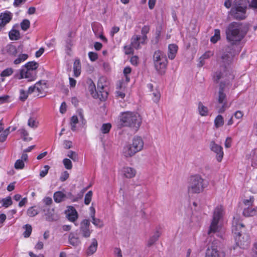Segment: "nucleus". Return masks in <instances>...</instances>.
I'll return each instance as SVG.
<instances>
[{
	"instance_id": "a18cd8bd",
	"label": "nucleus",
	"mask_w": 257,
	"mask_h": 257,
	"mask_svg": "<svg viewBox=\"0 0 257 257\" xmlns=\"http://www.w3.org/2000/svg\"><path fill=\"white\" fill-rule=\"evenodd\" d=\"M92 192L91 191H88L85 196L84 203L86 205H88L92 199Z\"/></svg>"
},
{
	"instance_id": "6e6552de",
	"label": "nucleus",
	"mask_w": 257,
	"mask_h": 257,
	"mask_svg": "<svg viewBox=\"0 0 257 257\" xmlns=\"http://www.w3.org/2000/svg\"><path fill=\"white\" fill-rule=\"evenodd\" d=\"M248 5V0H234L231 12L234 14L241 13L244 14Z\"/></svg>"
},
{
	"instance_id": "f704fd0d",
	"label": "nucleus",
	"mask_w": 257,
	"mask_h": 257,
	"mask_svg": "<svg viewBox=\"0 0 257 257\" xmlns=\"http://www.w3.org/2000/svg\"><path fill=\"white\" fill-rule=\"evenodd\" d=\"M39 213L38 210L35 207H31L27 210V214L30 217H34Z\"/></svg>"
},
{
	"instance_id": "2f4dec72",
	"label": "nucleus",
	"mask_w": 257,
	"mask_h": 257,
	"mask_svg": "<svg viewBox=\"0 0 257 257\" xmlns=\"http://www.w3.org/2000/svg\"><path fill=\"white\" fill-rule=\"evenodd\" d=\"M92 218V223L97 227L101 228L103 226V221L98 219L95 217V216H92L91 217Z\"/></svg>"
},
{
	"instance_id": "f8f14e48",
	"label": "nucleus",
	"mask_w": 257,
	"mask_h": 257,
	"mask_svg": "<svg viewBox=\"0 0 257 257\" xmlns=\"http://www.w3.org/2000/svg\"><path fill=\"white\" fill-rule=\"evenodd\" d=\"M90 221L88 219H84L80 223V231L82 237L85 238H88L92 232V230L90 229Z\"/></svg>"
},
{
	"instance_id": "ea45409f",
	"label": "nucleus",
	"mask_w": 257,
	"mask_h": 257,
	"mask_svg": "<svg viewBox=\"0 0 257 257\" xmlns=\"http://www.w3.org/2000/svg\"><path fill=\"white\" fill-rule=\"evenodd\" d=\"M3 206L5 207H8L12 204V198L10 196H8L2 199Z\"/></svg>"
},
{
	"instance_id": "473e14b6",
	"label": "nucleus",
	"mask_w": 257,
	"mask_h": 257,
	"mask_svg": "<svg viewBox=\"0 0 257 257\" xmlns=\"http://www.w3.org/2000/svg\"><path fill=\"white\" fill-rule=\"evenodd\" d=\"M23 139L26 141H29L31 140V138L28 137L29 134L25 128H21L19 130Z\"/></svg>"
},
{
	"instance_id": "5701e85b",
	"label": "nucleus",
	"mask_w": 257,
	"mask_h": 257,
	"mask_svg": "<svg viewBox=\"0 0 257 257\" xmlns=\"http://www.w3.org/2000/svg\"><path fill=\"white\" fill-rule=\"evenodd\" d=\"M178 46L176 44H170L168 46V58L171 60L174 59L176 56Z\"/></svg>"
},
{
	"instance_id": "bf43d9fd",
	"label": "nucleus",
	"mask_w": 257,
	"mask_h": 257,
	"mask_svg": "<svg viewBox=\"0 0 257 257\" xmlns=\"http://www.w3.org/2000/svg\"><path fill=\"white\" fill-rule=\"evenodd\" d=\"M11 20V17H2L0 22V27H4L7 24L9 23Z\"/></svg>"
},
{
	"instance_id": "4be33fe9",
	"label": "nucleus",
	"mask_w": 257,
	"mask_h": 257,
	"mask_svg": "<svg viewBox=\"0 0 257 257\" xmlns=\"http://www.w3.org/2000/svg\"><path fill=\"white\" fill-rule=\"evenodd\" d=\"M122 153L125 157H130L134 156L137 152L132 145H127L124 147Z\"/></svg>"
},
{
	"instance_id": "423d86ee",
	"label": "nucleus",
	"mask_w": 257,
	"mask_h": 257,
	"mask_svg": "<svg viewBox=\"0 0 257 257\" xmlns=\"http://www.w3.org/2000/svg\"><path fill=\"white\" fill-rule=\"evenodd\" d=\"M38 64L35 62H29L24 66L20 71L19 79L26 78L29 81H34L37 78L36 69Z\"/></svg>"
},
{
	"instance_id": "2eb2a0df",
	"label": "nucleus",
	"mask_w": 257,
	"mask_h": 257,
	"mask_svg": "<svg viewBox=\"0 0 257 257\" xmlns=\"http://www.w3.org/2000/svg\"><path fill=\"white\" fill-rule=\"evenodd\" d=\"M121 174L123 177L127 179H131L136 176L137 171L134 168L126 166L121 169Z\"/></svg>"
},
{
	"instance_id": "6ab92c4d",
	"label": "nucleus",
	"mask_w": 257,
	"mask_h": 257,
	"mask_svg": "<svg viewBox=\"0 0 257 257\" xmlns=\"http://www.w3.org/2000/svg\"><path fill=\"white\" fill-rule=\"evenodd\" d=\"M132 145L137 152L142 150L144 147V141L140 137H135L133 140Z\"/></svg>"
},
{
	"instance_id": "052dcab7",
	"label": "nucleus",
	"mask_w": 257,
	"mask_h": 257,
	"mask_svg": "<svg viewBox=\"0 0 257 257\" xmlns=\"http://www.w3.org/2000/svg\"><path fill=\"white\" fill-rule=\"evenodd\" d=\"M13 73V70L12 68H7L4 70L1 73L2 76H9Z\"/></svg>"
},
{
	"instance_id": "9b49d317",
	"label": "nucleus",
	"mask_w": 257,
	"mask_h": 257,
	"mask_svg": "<svg viewBox=\"0 0 257 257\" xmlns=\"http://www.w3.org/2000/svg\"><path fill=\"white\" fill-rule=\"evenodd\" d=\"M225 252L217 246L211 245L206 249L205 257H225Z\"/></svg>"
},
{
	"instance_id": "603ef678",
	"label": "nucleus",
	"mask_w": 257,
	"mask_h": 257,
	"mask_svg": "<svg viewBox=\"0 0 257 257\" xmlns=\"http://www.w3.org/2000/svg\"><path fill=\"white\" fill-rule=\"evenodd\" d=\"M30 22L27 20H24L21 23V29L24 31H26L30 27Z\"/></svg>"
},
{
	"instance_id": "338daca9",
	"label": "nucleus",
	"mask_w": 257,
	"mask_h": 257,
	"mask_svg": "<svg viewBox=\"0 0 257 257\" xmlns=\"http://www.w3.org/2000/svg\"><path fill=\"white\" fill-rule=\"evenodd\" d=\"M248 7L253 9H256L257 0H251L250 3L249 2V5L248 6Z\"/></svg>"
},
{
	"instance_id": "6e6d98bb",
	"label": "nucleus",
	"mask_w": 257,
	"mask_h": 257,
	"mask_svg": "<svg viewBox=\"0 0 257 257\" xmlns=\"http://www.w3.org/2000/svg\"><path fill=\"white\" fill-rule=\"evenodd\" d=\"M254 198L252 196H250L248 199H245L243 200L244 204L248 207L252 206Z\"/></svg>"
},
{
	"instance_id": "774afa93",
	"label": "nucleus",
	"mask_w": 257,
	"mask_h": 257,
	"mask_svg": "<svg viewBox=\"0 0 257 257\" xmlns=\"http://www.w3.org/2000/svg\"><path fill=\"white\" fill-rule=\"evenodd\" d=\"M63 145L66 149H69L72 147V142L69 141H65Z\"/></svg>"
},
{
	"instance_id": "1a4fd4ad",
	"label": "nucleus",
	"mask_w": 257,
	"mask_h": 257,
	"mask_svg": "<svg viewBox=\"0 0 257 257\" xmlns=\"http://www.w3.org/2000/svg\"><path fill=\"white\" fill-rule=\"evenodd\" d=\"M224 91V84L222 82H221L217 97L218 102L222 104L218 110V112L219 113L223 112L228 107L226 101V96Z\"/></svg>"
},
{
	"instance_id": "79ce46f5",
	"label": "nucleus",
	"mask_w": 257,
	"mask_h": 257,
	"mask_svg": "<svg viewBox=\"0 0 257 257\" xmlns=\"http://www.w3.org/2000/svg\"><path fill=\"white\" fill-rule=\"evenodd\" d=\"M67 156L74 162H77L78 161V155L75 152L70 151L68 153Z\"/></svg>"
},
{
	"instance_id": "3c124183",
	"label": "nucleus",
	"mask_w": 257,
	"mask_h": 257,
	"mask_svg": "<svg viewBox=\"0 0 257 257\" xmlns=\"http://www.w3.org/2000/svg\"><path fill=\"white\" fill-rule=\"evenodd\" d=\"M7 52L11 55H15L17 54V49L13 45H9L7 47Z\"/></svg>"
},
{
	"instance_id": "39448f33",
	"label": "nucleus",
	"mask_w": 257,
	"mask_h": 257,
	"mask_svg": "<svg viewBox=\"0 0 257 257\" xmlns=\"http://www.w3.org/2000/svg\"><path fill=\"white\" fill-rule=\"evenodd\" d=\"M207 186L205 180L200 175L192 176L190 179L188 191L190 193L199 194L202 192Z\"/></svg>"
},
{
	"instance_id": "7c9ffc66",
	"label": "nucleus",
	"mask_w": 257,
	"mask_h": 257,
	"mask_svg": "<svg viewBox=\"0 0 257 257\" xmlns=\"http://www.w3.org/2000/svg\"><path fill=\"white\" fill-rule=\"evenodd\" d=\"M162 58H166L165 54L160 50L155 52L153 55L154 62H157L162 60Z\"/></svg>"
},
{
	"instance_id": "49530a36",
	"label": "nucleus",
	"mask_w": 257,
	"mask_h": 257,
	"mask_svg": "<svg viewBox=\"0 0 257 257\" xmlns=\"http://www.w3.org/2000/svg\"><path fill=\"white\" fill-rule=\"evenodd\" d=\"M10 133V127L5 130L0 135V142H3L6 141L8 135Z\"/></svg>"
},
{
	"instance_id": "f3484780",
	"label": "nucleus",
	"mask_w": 257,
	"mask_h": 257,
	"mask_svg": "<svg viewBox=\"0 0 257 257\" xmlns=\"http://www.w3.org/2000/svg\"><path fill=\"white\" fill-rule=\"evenodd\" d=\"M126 83L123 80L119 81L117 84V90H116V96L118 98L123 99L125 96V90Z\"/></svg>"
},
{
	"instance_id": "c9c22d12",
	"label": "nucleus",
	"mask_w": 257,
	"mask_h": 257,
	"mask_svg": "<svg viewBox=\"0 0 257 257\" xmlns=\"http://www.w3.org/2000/svg\"><path fill=\"white\" fill-rule=\"evenodd\" d=\"M111 127V125L109 123H104L102 124L100 131L103 134H107L109 133L110 128Z\"/></svg>"
},
{
	"instance_id": "e2e57ef3",
	"label": "nucleus",
	"mask_w": 257,
	"mask_h": 257,
	"mask_svg": "<svg viewBox=\"0 0 257 257\" xmlns=\"http://www.w3.org/2000/svg\"><path fill=\"white\" fill-rule=\"evenodd\" d=\"M133 48L134 47L131 45L125 46L124 47V51L125 54H130L133 53Z\"/></svg>"
},
{
	"instance_id": "4c0bfd02",
	"label": "nucleus",
	"mask_w": 257,
	"mask_h": 257,
	"mask_svg": "<svg viewBox=\"0 0 257 257\" xmlns=\"http://www.w3.org/2000/svg\"><path fill=\"white\" fill-rule=\"evenodd\" d=\"M105 86H106L105 78L104 77L100 78L97 83V88L99 90H103Z\"/></svg>"
},
{
	"instance_id": "412c9836",
	"label": "nucleus",
	"mask_w": 257,
	"mask_h": 257,
	"mask_svg": "<svg viewBox=\"0 0 257 257\" xmlns=\"http://www.w3.org/2000/svg\"><path fill=\"white\" fill-rule=\"evenodd\" d=\"M19 27V25H15L10 31L9 36L11 40H18L20 38V33L18 30Z\"/></svg>"
},
{
	"instance_id": "a878e982",
	"label": "nucleus",
	"mask_w": 257,
	"mask_h": 257,
	"mask_svg": "<svg viewBox=\"0 0 257 257\" xmlns=\"http://www.w3.org/2000/svg\"><path fill=\"white\" fill-rule=\"evenodd\" d=\"M81 66L80 61L78 59L75 60L73 65L74 75L78 77L81 74Z\"/></svg>"
},
{
	"instance_id": "c03bdc74",
	"label": "nucleus",
	"mask_w": 257,
	"mask_h": 257,
	"mask_svg": "<svg viewBox=\"0 0 257 257\" xmlns=\"http://www.w3.org/2000/svg\"><path fill=\"white\" fill-rule=\"evenodd\" d=\"M78 118L76 116H73L71 119V130L73 131H76V125L78 123Z\"/></svg>"
},
{
	"instance_id": "8fccbe9b",
	"label": "nucleus",
	"mask_w": 257,
	"mask_h": 257,
	"mask_svg": "<svg viewBox=\"0 0 257 257\" xmlns=\"http://www.w3.org/2000/svg\"><path fill=\"white\" fill-rule=\"evenodd\" d=\"M152 95V99L153 101L156 103L158 102L161 96L160 92L158 90H156L153 92Z\"/></svg>"
},
{
	"instance_id": "a211bd4d",
	"label": "nucleus",
	"mask_w": 257,
	"mask_h": 257,
	"mask_svg": "<svg viewBox=\"0 0 257 257\" xmlns=\"http://www.w3.org/2000/svg\"><path fill=\"white\" fill-rule=\"evenodd\" d=\"M68 241L71 245L75 247L81 244V239L76 232H72L69 234Z\"/></svg>"
},
{
	"instance_id": "bb28decb",
	"label": "nucleus",
	"mask_w": 257,
	"mask_h": 257,
	"mask_svg": "<svg viewBox=\"0 0 257 257\" xmlns=\"http://www.w3.org/2000/svg\"><path fill=\"white\" fill-rule=\"evenodd\" d=\"M97 241L95 238L92 239V242L87 250V254L91 255L96 252L97 248Z\"/></svg>"
},
{
	"instance_id": "cd10ccee",
	"label": "nucleus",
	"mask_w": 257,
	"mask_h": 257,
	"mask_svg": "<svg viewBox=\"0 0 257 257\" xmlns=\"http://www.w3.org/2000/svg\"><path fill=\"white\" fill-rule=\"evenodd\" d=\"M243 214L245 216H252L257 214V207L252 208L247 207L244 208Z\"/></svg>"
},
{
	"instance_id": "69168bd1",
	"label": "nucleus",
	"mask_w": 257,
	"mask_h": 257,
	"mask_svg": "<svg viewBox=\"0 0 257 257\" xmlns=\"http://www.w3.org/2000/svg\"><path fill=\"white\" fill-rule=\"evenodd\" d=\"M243 116V113L240 110H237L234 113V116L238 119H241Z\"/></svg>"
},
{
	"instance_id": "20e7f679",
	"label": "nucleus",
	"mask_w": 257,
	"mask_h": 257,
	"mask_svg": "<svg viewBox=\"0 0 257 257\" xmlns=\"http://www.w3.org/2000/svg\"><path fill=\"white\" fill-rule=\"evenodd\" d=\"M120 124L122 126H130L138 128L142 123V118L137 112L126 111L120 113Z\"/></svg>"
},
{
	"instance_id": "37998d69",
	"label": "nucleus",
	"mask_w": 257,
	"mask_h": 257,
	"mask_svg": "<svg viewBox=\"0 0 257 257\" xmlns=\"http://www.w3.org/2000/svg\"><path fill=\"white\" fill-rule=\"evenodd\" d=\"M45 85V84L44 83L43 84H42V82L40 81L37 82L35 84V86H36V91L39 93H42V92L44 91V88Z\"/></svg>"
},
{
	"instance_id": "b1692460",
	"label": "nucleus",
	"mask_w": 257,
	"mask_h": 257,
	"mask_svg": "<svg viewBox=\"0 0 257 257\" xmlns=\"http://www.w3.org/2000/svg\"><path fill=\"white\" fill-rule=\"evenodd\" d=\"M161 235V232L160 230H156L154 234L151 236L148 240L147 244L149 246L152 245L156 241H157Z\"/></svg>"
},
{
	"instance_id": "393cba45",
	"label": "nucleus",
	"mask_w": 257,
	"mask_h": 257,
	"mask_svg": "<svg viewBox=\"0 0 257 257\" xmlns=\"http://www.w3.org/2000/svg\"><path fill=\"white\" fill-rule=\"evenodd\" d=\"M197 110L199 114L202 116H206L208 115L209 110L208 107L201 102H199L198 104Z\"/></svg>"
},
{
	"instance_id": "aec40b11",
	"label": "nucleus",
	"mask_w": 257,
	"mask_h": 257,
	"mask_svg": "<svg viewBox=\"0 0 257 257\" xmlns=\"http://www.w3.org/2000/svg\"><path fill=\"white\" fill-rule=\"evenodd\" d=\"M28 156L27 154L23 153L21 158L17 160L15 163V168L17 170H22L25 167V162L28 161Z\"/></svg>"
},
{
	"instance_id": "0e129e2a",
	"label": "nucleus",
	"mask_w": 257,
	"mask_h": 257,
	"mask_svg": "<svg viewBox=\"0 0 257 257\" xmlns=\"http://www.w3.org/2000/svg\"><path fill=\"white\" fill-rule=\"evenodd\" d=\"M213 55V53L212 51H209L206 52L201 57L200 59H206L210 58Z\"/></svg>"
},
{
	"instance_id": "5fc2aeb1",
	"label": "nucleus",
	"mask_w": 257,
	"mask_h": 257,
	"mask_svg": "<svg viewBox=\"0 0 257 257\" xmlns=\"http://www.w3.org/2000/svg\"><path fill=\"white\" fill-rule=\"evenodd\" d=\"M150 27L148 26H144L141 30V34L142 36L141 37L145 36L146 37V41L147 40V34L150 31Z\"/></svg>"
},
{
	"instance_id": "680f3d73",
	"label": "nucleus",
	"mask_w": 257,
	"mask_h": 257,
	"mask_svg": "<svg viewBox=\"0 0 257 257\" xmlns=\"http://www.w3.org/2000/svg\"><path fill=\"white\" fill-rule=\"evenodd\" d=\"M88 57L90 61L94 62L98 59V55L96 53L90 52L88 53Z\"/></svg>"
},
{
	"instance_id": "f257e3e1",
	"label": "nucleus",
	"mask_w": 257,
	"mask_h": 257,
	"mask_svg": "<svg viewBox=\"0 0 257 257\" xmlns=\"http://www.w3.org/2000/svg\"><path fill=\"white\" fill-rule=\"evenodd\" d=\"M234 56L233 50L230 47H225L222 50L218 59L222 68L220 72H216L214 75L216 81L221 79H224L226 81L233 79L234 75L230 64L232 62Z\"/></svg>"
},
{
	"instance_id": "7ed1b4c3",
	"label": "nucleus",
	"mask_w": 257,
	"mask_h": 257,
	"mask_svg": "<svg viewBox=\"0 0 257 257\" xmlns=\"http://www.w3.org/2000/svg\"><path fill=\"white\" fill-rule=\"evenodd\" d=\"M248 30L246 24L240 22L231 23L226 31L227 40L232 44H236L244 38Z\"/></svg>"
},
{
	"instance_id": "864d4df0",
	"label": "nucleus",
	"mask_w": 257,
	"mask_h": 257,
	"mask_svg": "<svg viewBox=\"0 0 257 257\" xmlns=\"http://www.w3.org/2000/svg\"><path fill=\"white\" fill-rule=\"evenodd\" d=\"M69 177V173L67 171H64L61 173L60 180L61 182L66 181Z\"/></svg>"
},
{
	"instance_id": "f03ea898",
	"label": "nucleus",
	"mask_w": 257,
	"mask_h": 257,
	"mask_svg": "<svg viewBox=\"0 0 257 257\" xmlns=\"http://www.w3.org/2000/svg\"><path fill=\"white\" fill-rule=\"evenodd\" d=\"M224 209L222 205L217 206L213 211L212 218L209 227L208 234L212 236L215 234L216 236L222 238L225 233V229L222 225Z\"/></svg>"
},
{
	"instance_id": "13d9d810",
	"label": "nucleus",
	"mask_w": 257,
	"mask_h": 257,
	"mask_svg": "<svg viewBox=\"0 0 257 257\" xmlns=\"http://www.w3.org/2000/svg\"><path fill=\"white\" fill-rule=\"evenodd\" d=\"M50 167L48 165H45L44 167V169L41 170L40 172V176L41 178H43L48 174Z\"/></svg>"
},
{
	"instance_id": "4d7b16f0",
	"label": "nucleus",
	"mask_w": 257,
	"mask_h": 257,
	"mask_svg": "<svg viewBox=\"0 0 257 257\" xmlns=\"http://www.w3.org/2000/svg\"><path fill=\"white\" fill-rule=\"evenodd\" d=\"M54 210L53 209L51 212L46 214V219L48 221H51L56 219V216L54 214Z\"/></svg>"
},
{
	"instance_id": "58836bf2",
	"label": "nucleus",
	"mask_w": 257,
	"mask_h": 257,
	"mask_svg": "<svg viewBox=\"0 0 257 257\" xmlns=\"http://www.w3.org/2000/svg\"><path fill=\"white\" fill-rule=\"evenodd\" d=\"M38 122L36 120V118L34 117H30L28 122V125L32 128H36L38 126Z\"/></svg>"
},
{
	"instance_id": "c756f323",
	"label": "nucleus",
	"mask_w": 257,
	"mask_h": 257,
	"mask_svg": "<svg viewBox=\"0 0 257 257\" xmlns=\"http://www.w3.org/2000/svg\"><path fill=\"white\" fill-rule=\"evenodd\" d=\"M214 126L216 128L222 126L224 124V118L221 115H218L214 119Z\"/></svg>"
},
{
	"instance_id": "4468645a",
	"label": "nucleus",
	"mask_w": 257,
	"mask_h": 257,
	"mask_svg": "<svg viewBox=\"0 0 257 257\" xmlns=\"http://www.w3.org/2000/svg\"><path fill=\"white\" fill-rule=\"evenodd\" d=\"M65 214L69 221L73 222L76 226L78 225L75 222L78 218V214L73 207L68 206L65 211Z\"/></svg>"
},
{
	"instance_id": "ddd939ff",
	"label": "nucleus",
	"mask_w": 257,
	"mask_h": 257,
	"mask_svg": "<svg viewBox=\"0 0 257 257\" xmlns=\"http://www.w3.org/2000/svg\"><path fill=\"white\" fill-rule=\"evenodd\" d=\"M146 43V37H141L138 35H134L131 40V45L136 49H140L141 45H145Z\"/></svg>"
},
{
	"instance_id": "c85d7f7f",
	"label": "nucleus",
	"mask_w": 257,
	"mask_h": 257,
	"mask_svg": "<svg viewBox=\"0 0 257 257\" xmlns=\"http://www.w3.org/2000/svg\"><path fill=\"white\" fill-rule=\"evenodd\" d=\"M65 196V194L62 192L57 191L54 193L53 197L55 202L56 203H60L64 200Z\"/></svg>"
},
{
	"instance_id": "72a5a7b5",
	"label": "nucleus",
	"mask_w": 257,
	"mask_h": 257,
	"mask_svg": "<svg viewBox=\"0 0 257 257\" xmlns=\"http://www.w3.org/2000/svg\"><path fill=\"white\" fill-rule=\"evenodd\" d=\"M220 30L215 29L214 31V35L211 38L210 41L213 43H215L220 39Z\"/></svg>"
},
{
	"instance_id": "de8ad7c7",
	"label": "nucleus",
	"mask_w": 257,
	"mask_h": 257,
	"mask_svg": "<svg viewBox=\"0 0 257 257\" xmlns=\"http://www.w3.org/2000/svg\"><path fill=\"white\" fill-rule=\"evenodd\" d=\"M25 231L24 232V235L25 237H28L31 234L32 228L30 225L26 224L25 225Z\"/></svg>"
},
{
	"instance_id": "9d476101",
	"label": "nucleus",
	"mask_w": 257,
	"mask_h": 257,
	"mask_svg": "<svg viewBox=\"0 0 257 257\" xmlns=\"http://www.w3.org/2000/svg\"><path fill=\"white\" fill-rule=\"evenodd\" d=\"M209 148L211 151L216 154V159L218 162H220L224 156L222 147L216 144L214 141H212L209 144Z\"/></svg>"
},
{
	"instance_id": "dca6fc26",
	"label": "nucleus",
	"mask_w": 257,
	"mask_h": 257,
	"mask_svg": "<svg viewBox=\"0 0 257 257\" xmlns=\"http://www.w3.org/2000/svg\"><path fill=\"white\" fill-rule=\"evenodd\" d=\"M167 63V58H162V60L154 62L155 68L159 73L163 74L165 73Z\"/></svg>"
},
{
	"instance_id": "09e8293b",
	"label": "nucleus",
	"mask_w": 257,
	"mask_h": 257,
	"mask_svg": "<svg viewBox=\"0 0 257 257\" xmlns=\"http://www.w3.org/2000/svg\"><path fill=\"white\" fill-rule=\"evenodd\" d=\"M28 96V93L27 91L24 90V89H21L20 90V96L19 99L22 101H25Z\"/></svg>"
},
{
	"instance_id": "a19ab883",
	"label": "nucleus",
	"mask_w": 257,
	"mask_h": 257,
	"mask_svg": "<svg viewBox=\"0 0 257 257\" xmlns=\"http://www.w3.org/2000/svg\"><path fill=\"white\" fill-rule=\"evenodd\" d=\"M131 71L132 69L130 67H126L123 70V74L125 77V81H124V82H125V83L130 81V77L128 74L131 72Z\"/></svg>"
},
{
	"instance_id": "0eeeda50",
	"label": "nucleus",
	"mask_w": 257,
	"mask_h": 257,
	"mask_svg": "<svg viewBox=\"0 0 257 257\" xmlns=\"http://www.w3.org/2000/svg\"><path fill=\"white\" fill-rule=\"evenodd\" d=\"M243 227V225L240 223L237 218L234 217L232 221V230L233 233L235 235V238L238 245L240 246L242 248L247 247L249 243V238L247 236L246 237V240L242 241L240 239L241 231L240 229Z\"/></svg>"
},
{
	"instance_id": "e433bc0d",
	"label": "nucleus",
	"mask_w": 257,
	"mask_h": 257,
	"mask_svg": "<svg viewBox=\"0 0 257 257\" xmlns=\"http://www.w3.org/2000/svg\"><path fill=\"white\" fill-rule=\"evenodd\" d=\"M63 164L65 168L67 170H71L72 168V161L67 158H65L63 160Z\"/></svg>"
}]
</instances>
